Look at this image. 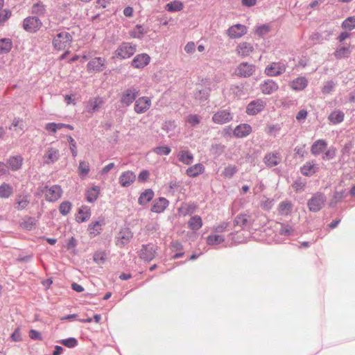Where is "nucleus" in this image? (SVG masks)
<instances>
[{
    "instance_id": "3c124183",
    "label": "nucleus",
    "mask_w": 355,
    "mask_h": 355,
    "mask_svg": "<svg viewBox=\"0 0 355 355\" xmlns=\"http://www.w3.org/2000/svg\"><path fill=\"white\" fill-rule=\"evenodd\" d=\"M294 232L293 227L287 223H280L279 234L282 236H290Z\"/></svg>"
},
{
    "instance_id": "79ce46f5",
    "label": "nucleus",
    "mask_w": 355,
    "mask_h": 355,
    "mask_svg": "<svg viewBox=\"0 0 355 355\" xmlns=\"http://www.w3.org/2000/svg\"><path fill=\"white\" fill-rule=\"evenodd\" d=\"M189 227L193 230L197 231L200 230L202 226V220L200 216H193L188 221Z\"/></svg>"
},
{
    "instance_id": "338daca9",
    "label": "nucleus",
    "mask_w": 355,
    "mask_h": 355,
    "mask_svg": "<svg viewBox=\"0 0 355 355\" xmlns=\"http://www.w3.org/2000/svg\"><path fill=\"white\" fill-rule=\"evenodd\" d=\"M335 87V83L332 80L327 81L322 87V92L324 94H329Z\"/></svg>"
},
{
    "instance_id": "e433bc0d",
    "label": "nucleus",
    "mask_w": 355,
    "mask_h": 355,
    "mask_svg": "<svg viewBox=\"0 0 355 355\" xmlns=\"http://www.w3.org/2000/svg\"><path fill=\"white\" fill-rule=\"evenodd\" d=\"M29 203L30 200L28 194L18 195L16 198L17 206L15 208L19 211L24 210L28 207Z\"/></svg>"
},
{
    "instance_id": "72a5a7b5",
    "label": "nucleus",
    "mask_w": 355,
    "mask_h": 355,
    "mask_svg": "<svg viewBox=\"0 0 355 355\" xmlns=\"http://www.w3.org/2000/svg\"><path fill=\"white\" fill-rule=\"evenodd\" d=\"M178 160L186 165H190L193 161V154L187 150H180L178 154Z\"/></svg>"
},
{
    "instance_id": "393cba45",
    "label": "nucleus",
    "mask_w": 355,
    "mask_h": 355,
    "mask_svg": "<svg viewBox=\"0 0 355 355\" xmlns=\"http://www.w3.org/2000/svg\"><path fill=\"white\" fill-rule=\"evenodd\" d=\"M252 132V127L248 123L238 125L234 130L233 134L238 138H243L248 136Z\"/></svg>"
},
{
    "instance_id": "1a4fd4ad",
    "label": "nucleus",
    "mask_w": 355,
    "mask_h": 355,
    "mask_svg": "<svg viewBox=\"0 0 355 355\" xmlns=\"http://www.w3.org/2000/svg\"><path fill=\"white\" fill-rule=\"evenodd\" d=\"M211 119L214 123L223 125L233 119V114L229 109L219 110L213 114Z\"/></svg>"
},
{
    "instance_id": "864d4df0",
    "label": "nucleus",
    "mask_w": 355,
    "mask_h": 355,
    "mask_svg": "<svg viewBox=\"0 0 355 355\" xmlns=\"http://www.w3.org/2000/svg\"><path fill=\"white\" fill-rule=\"evenodd\" d=\"M341 26L343 29L352 31L355 28V16L347 17L342 23Z\"/></svg>"
},
{
    "instance_id": "4468645a",
    "label": "nucleus",
    "mask_w": 355,
    "mask_h": 355,
    "mask_svg": "<svg viewBox=\"0 0 355 355\" xmlns=\"http://www.w3.org/2000/svg\"><path fill=\"white\" fill-rule=\"evenodd\" d=\"M106 68V61L104 58L96 57L92 59L87 64V69L89 72H101Z\"/></svg>"
},
{
    "instance_id": "a19ab883",
    "label": "nucleus",
    "mask_w": 355,
    "mask_h": 355,
    "mask_svg": "<svg viewBox=\"0 0 355 355\" xmlns=\"http://www.w3.org/2000/svg\"><path fill=\"white\" fill-rule=\"evenodd\" d=\"M13 193V187L8 183L3 182L0 185V198H8Z\"/></svg>"
},
{
    "instance_id": "774afa93",
    "label": "nucleus",
    "mask_w": 355,
    "mask_h": 355,
    "mask_svg": "<svg viewBox=\"0 0 355 355\" xmlns=\"http://www.w3.org/2000/svg\"><path fill=\"white\" fill-rule=\"evenodd\" d=\"M28 336L31 339L34 340H42V336L41 334L38 331L35 330V329H31L29 331Z\"/></svg>"
},
{
    "instance_id": "7ed1b4c3",
    "label": "nucleus",
    "mask_w": 355,
    "mask_h": 355,
    "mask_svg": "<svg viewBox=\"0 0 355 355\" xmlns=\"http://www.w3.org/2000/svg\"><path fill=\"white\" fill-rule=\"evenodd\" d=\"M136 51V45L130 42H122L114 52L116 58L124 60L130 58Z\"/></svg>"
},
{
    "instance_id": "ddd939ff",
    "label": "nucleus",
    "mask_w": 355,
    "mask_h": 355,
    "mask_svg": "<svg viewBox=\"0 0 355 355\" xmlns=\"http://www.w3.org/2000/svg\"><path fill=\"white\" fill-rule=\"evenodd\" d=\"M133 237V234L129 228H123L120 230L116 237V245L119 248H123L128 244Z\"/></svg>"
},
{
    "instance_id": "69168bd1",
    "label": "nucleus",
    "mask_w": 355,
    "mask_h": 355,
    "mask_svg": "<svg viewBox=\"0 0 355 355\" xmlns=\"http://www.w3.org/2000/svg\"><path fill=\"white\" fill-rule=\"evenodd\" d=\"M243 89L241 85H232L230 87L231 92L237 97H241L244 94Z\"/></svg>"
},
{
    "instance_id": "58836bf2",
    "label": "nucleus",
    "mask_w": 355,
    "mask_h": 355,
    "mask_svg": "<svg viewBox=\"0 0 355 355\" xmlns=\"http://www.w3.org/2000/svg\"><path fill=\"white\" fill-rule=\"evenodd\" d=\"M12 41L10 38L0 39V54L8 53L12 48Z\"/></svg>"
},
{
    "instance_id": "cd10ccee",
    "label": "nucleus",
    "mask_w": 355,
    "mask_h": 355,
    "mask_svg": "<svg viewBox=\"0 0 355 355\" xmlns=\"http://www.w3.org/2000/svg\"><path fill=\"white\" fill-rule=\"evenodd\" d=\"M170 248L175 254L171 257L172 259H178L184 256L183 245L178 241H173L170 243Z\"/></svg>"
},
{
    "instance_id": "9d476101",
    "label": "nucleus",
    "mask_w": 355,
    "mask_h": 355,
    "mask_svg": "<svg viewBox=\"0 0 355 355\" xmlns=\"http://www.w3.org/2000/svg\"><path fill=\"white\" fill-rule=\"evenodd\" d=\"M202 85H203L205 87L202 89H196L193 92L194 98L200 103H204L208 101L211 91L209 81L208 80H206L205 82H203L202 80Z\"/></svg>"
},
{
    "instance_id": "a878e982",
    "label": "nucleus",
    "mask_w": 355,
    "mask_h": 355,
    "mask_svg": "<svg viewBox=\"0 0 355 355\" xmlns=\"http://www.w3.org/2000/svg\"><path fill=\"white\" fill-rule=\"evenodd\" d=\"M308 83V80L305 77L301 76L292 80L290 87L295 91H302L307 87Z\"/></svg>"
},
{
    "instance_id": "dca6fc26",
    "label": "nucleus",
    "mask_w": 355,
    "mask_h": 355,
    "mask_svg": "<svg viewBox=\"0 0 355 355\" xmlns=\"http://www.w3.org/2000/svg\"><path fill=\"white\" fill-rule=\"evenodd\" d=\"M259 89L263 94L270 95L279 89V85L275 80L266 79L261 83Z\"/></svg>"
},
{
    "instance_id": "a18cd8bd",
    "label": "nucleus",
    "mask_w": 355,
    "mask_h": 355,
    "mask_svg": "<svg viewBox=\"0 0 355 355\" xmlns=\"http://www.w3.org/2000/svg\"><path fill=\"white\" fill-rule=\"evenodd\" d=\"M206 241L209 245H219L225 241V237L220 234H210L207 237Z\"/></svg>"
},
{
    "instance_id": "f257e3e1",
    "label": "nucleus",
    "mask_w": 355,
    "mask_h": 355,
    "mask_svg": "<svg viewBox=\"0 0 355 355\" xmlns=\"http://www.w3.org/2000/svg\"><path fill=\"white\" fill-rule=\"evenodd\" d=\"M73 41L71 33L62 31L58 33L52 40V46L56 51L69 49Z\"/></svg>"
},
{
    "instance_id": "c03bdc74",
    "label": "nucleus",
    "mask_w": 355,
    "mask_h": 355,
    "mask_svg": "<svg viewBox=\"0 0 355 355\" xmlns=\"http://www.w3.org/2000/svg\"><path fill=\"white\" fill-rule=\"evenodd\" d=\"M183 8H184L183 3L178 0H174L173 1H171V2L168 3L165 6L166 10L171 12L180 11L183 9Z\"/></svg>"
},
{
    "instance_id": "2f4dec72",
    "label": "nucleus",
    "mask_w": 355,
    "mask_h": 355,
    "mask_svg": "<svg viewBox=\"0 0 355 355\" xmlns=\"http://www.w3.org/2000/svg\"><path fill=\"white\" fill-rule=\"evenodd\" d=\"M327 146V142L324 139H318L311 146V154L318 155L324 150Z\"/></svg>"
},
{
    "instance_id": "4c0bfd02",
    "label": "nucleus",
    "mask_w": 355,
    "mask_h": 355,
    "mask_svg": "<svg viewBox=\"0 0 355 355\" xmlns=\"http://www.w3.org/2000/svg\"><path fill=\"white\" fill-rule=\"evenodd\" d=\"M78 214L76 217L78 223H83L87 221L91 216L90 208L87 206H83L78 211Z\"/></svg>"
},
{
    "instance_id": "423d86ee",
    "label": "nucleus",
    "mask_w": 355,
    "mask_h": 355,
    "mask_svg": "<svg viewBox=\"0 0 355 355\" xmlns=\"http://www.w3.org/2000/svg\"><path fill=\"white\" fill-rule=\"evenodd\" d=\"M139 93V90L134 86L125 89L121 94V103L123 106L129 107L136 100Z\"/></svg>"
},
{
    "instance_id": "ea45409f",
    "label": "nucleus",
    "mask_w": 355,
    "mask_h": 355,
    "mask_svg": "<svg viewBox=\"0 0 355 355\" xmlns=\"http://www.w3.org/2000/svg\"><path fill=\"white\" fill-rule=\"evenodd\" d=\"M345 114L341 110H334L331 112L328 117L329 120L334 125L340 123L343 121Z\"/></svg>"
},
{
    "instance_id": "c9c22d12",
    "label": "nucleus",
    "mask_w": 355,
    "mask_h": 355,
    "mask_svg": "<svg viewBox=\"0 0 355 355\" xmlns=\"http://www.w3.org/2000/svg\"><path fill=\"white\" fill-rule=\"evenodd\" d=\"M205 171V167L202 164H196L188 168L186 174L190 178H195Z\"/></svg>"
},
{
    "instance_id": "5fc2aeb1",
    "label": "nucleus",
    "mask_w": 355,
    "mask_h": 355,
    "mask_svg": "<svg viewBox=\"0 0 355 355\" xmlns=\"http://www.w3.org/2000/svg\"><path fill=\"white\" fill-rule=\"evenodd\" d=\"M78 173L81 178H85L89 172L90 168L88 162L80 161L78 165Z\"/></svg>"
},
{
    "instance_id": "e2e57ef3",
    "label": "nucleus",
    "mask_w": 355,
    "mask_h": 355,
    "mask_svg": "<svg viewBox=\"0 0 355 355\" xmlns=\"http://www.w3.org/2000/svg\"><path fill=\"white\" fill-rule=\"evenodd\" d=\"M12 12L10 10L5 9L0 12V26H3L4 23L11 17Z\"/></svg>"
},
{
    "instance_id": "603ef678",
    "label": "nucleus",
    "mask_w": 355,
    "mask_h": 355,
    "mask_svg": "<svg viewBox=\"0 0 355 355\" xmlns=\"http://www.w3.org/2000/svg\"><path fill=\"white\" fill-rule=\"evenodd\" d=\"M292 209V205L288 201H283L279 205V211L282 216L288 215Z\"/></svg>"
},
{
    "instance_id": "0eeeda50",
    "label": "nucleus",
    "mask_w": 355,
    "mask_h": 355,
    "mask_svg": "<svg viewBox=\"0 0 355 355\" xmlns=\"http://www.w3.org/2000/svg\"><path fill=\"white\" fill-rule=\"evenodd\" d=\"M286 67L284 62H273L265 68L264 73L268 76H277L286 71Z\"/></svg>"
},
{
    "instance_id": "680f3d73",
    "label": "nucleus",
    "mask_w": 355,
    "mask_h": 355,
    "mask_svg": "<svg viewBox=\"0 0 355 355\" xmlns=\"http://www.w3.org/2000/svg\"><path fill=\"white\" fill-rule=\"evenodd\" d=\"M187 122L191 127H195L200 123V116L198 114H189L187 118Z\"/></svg>"
},
{
    "instance_id": "4d7b16f0",
    "label": "nucleus",
    "mask_w": 355,
    "mask_h": 355,
    "mask_svg": "<svg viewBox=\"0 0 355 355\" xmlns=\"http://www.w3.org/2000/svg\"><path fill=\"white\" fill-rule=\"evenodd\" d=\"M72 204L69 201H64L59 206L60 213L63 216H67L71 210Z\"/></svg>"
},
{
    "instance_id": "f704fd0d",
    "label": "nucleus",
    "mask_w": 355,
    "mask_h": 355,
    "mask_svg": "<svg viewBox=\"0 0 355 355\" xmlns=\"http://www.w3.org/2000/svg\"><path fill=\"white\" fill-rule=\"evenodd\" d=\"M100 191L101 188L98 186H93L92 187L87 190L85 193L87 201L90 203L94 202L97 200L100 194Z\"/></svg>"
},
{
    "instance_id": "13d9d810",
    "label": "nucleus",
    "mask_w": 355,
    "mask_h": 355,
    "mask_svg": "<svg viewBox=\"0 0 355 355\" xmlns=\"http://www.w3.org/2000/svg\"><path fill=\"white\" fill-rule=\"evenodd\" d=\"M59 343L69 348H74L78 345L77 339L73 337L62 339L59 341Z\"/></svg>"
},
{
    "instance_id": "8fccbe9b",
    "label": "nucleus",
    "mask_w": 355,
    "mask_h": 355,
    "mask_svg": "<svg viewBox=\"0 0 355 355\" xmlns=\"http://www.w3.org/2000/svg\"><path fill=\"white\" fill-rule=\"evenodd\" d=\"M351 51L348 47L340 46L336 49L334 52V56L336 59H342L344 58H348Z\"/></svg>"
},
{
    "instance_id": "473e14b6",
    "label": "nucleus",
    "mask_w": 355,
    "mask_h": 355,
    "mask_svg": "<svg viewBox=\"0 0 355 355\" xmlns=\"http://www.w3.org/2000/svg\"><path fill=\"white\" fill-rule=\"evenodd\" d=\"M154 191L151 189H147L144 192H142L139 198L138 203L140 205L144 206L149 202H150L154 197Z\"/></svg>"
},
{
    "instance_id": "b1692460",
    "label": "nucleus",
    "mask_w": 355,
    "mask_h": 355,
    "mask_svg": "<svg viewBox=\"0 0 355 355\" xmlns=\"http://www.w3.org/2000/svg\"><path fill=\"white\" fill-rule=\"evenodd\" d=\"M60 158V152L53 147L48 148L44 155V163L50 164L56 162Z\"/></svg>"
},
{
    "instance_id": "09e8293b",
    "label": "nucleus",
    "mask_w": 355,
    "mask_h": 355,
    "mask_svg": "<svg viewBox=\"0 0 355 355\" xmlns=\"http://www.w3.org/2000/svg\"><path fill=\"white\" fill-rule=\"evenodd\" d=\"M107 257V253L105 250H98L94 252L93 256L94 261L98 265L105 263Z\"/></svg>"
},
{
    "instance_id": "39448f33",
    "label": "nucleus",
    "mask_w": 355,
    "mask_h": 355,
    "mask_svg": "<svg viewBox=\"0 0 355 355\" xmlns=\"http://www.w3.org/2000/svg\"><path fill=\"white\" fill-rule=\"evenodd\" d=\"M22 26L26 32L35 33L42 26V22L37 16H28L24 19Z\"/></svg>"
},
{
    "instance_id": "bf43d9fd",
    "label": "nucleus",
    "mask_w": 355,
    "mask_h": 355,
    "mask_svg": "<svg viewBox=\"0 0 355 355\" xmlns=\"http://www.w3.org/2000/svg\"><path fill=\"white\" fill-rule=\"evenodd\" d=\"M336 148L334 146H331L329 149L322 155L323 160H331L336 157Z\"/></svg>"
},
{
    "instance_id": "4be33fe9",
    "label": "nucleus",
    "mask_w": 355,
    "mask_h": 355,
    "mask_svg": "<svg viewBox=\"0 0 355 355\" xmlns=\"http://www.w3.org/2000/svg\"><path fill=\"white\" fill-rule=\"evenodd\" d=\"M136 180V175L131 171L123 172L119 178V183L123 187H130Z\"/></svg>"
},
{
    "instance_id": "20e7f679",
    "label": "nucleus",
    "mask_w": 355,
    "mask_h": 355,
    "mask_svg": "<svg viewBox=\"0 0 355 355\" xmlns=\"http://www.w3.org/2000/svg\"><path fill=\"white\" fill-rule=\"evenodd\" d=\"M327 200L325 195L322 192H317L311 196L307 202L309 211L318 212L320 211Z\"/></svg>"
},
{
    "instance_id": "9b49d317",
    "label": "nucleus",
    "mask_w": 355,
    "mask_h": 355,
    "mask_svg": "<svg viewBox=\"0 0 355 355\" xmlns=\"http://www.w3.org/2000/svg\"><path fill=\"white\" fill-rule=\"evenodd\" d=\"M266 102L261 98H257L250 101L246 107V113L250 116L257 115L263 110Z\"/></svg>"
},
{
    "instance_id": "6e6d98bb",
    "label": "nucleus",
    "mask_w": 355,
    "mask_h": 355,
    "mask_svg": "<svg viewBox=\"0 0 355 355\" xmlns=\"http://www.w3.org/2000/svg\"><path fill=\"white\" fill-rule=\"evenodd\" d=\"M237 171L238 168L236 166L230 164L225 168L223 171V175L225 178L230 179L237 173Z\"/></svg>"
},
{
    "instance_id": "37998d69",
    "label": "nucleus",
    "mask_w": 355,
    "mask_h": 355,
    "mask_svg": "<svg viewBox=\"0 0 355 355\" xmlns=\"http://www.w3.org/2000/svg\"><path fill=\"white\" fill-rule=\"evenodd\" d=\"M103 101L100 98H95L89 101L86 107L87 112L89 113L95 112L102 104Z\"/></svg>"
},
{
    "instance_id": "052dcab7",
    "label": "nucleus",
    "mask_w": 355,
    "mask_h": 355,
    "mask_svg": "<svg viewBox=\"0 0 355 355\" xmlns=\"http://www.w3.org/2000/svg\"><path fill=\"white\" fill-rule=\"evenodd\" d=\"M153 152L158 155H168L171 152V149L169 146H158L153 148Z\"/></svg>"
},
{
    "instance_id": "412c9836",
    "label": "nucleus",
    "mask_w": 355,
    "mask_h": 355,
    "mask_svg": "<svg viewBox=\"0 0 355 355\" xmlns=\"http://www.w3.org/2000/svg\"><path fill=\"white\" fill-rule=\"evenodd\" d=\"M169 205V201L164 198L159 197L154 200L151 207V211L155 213L160 214L164 211Z\"/></svg>"
},
{
    "instance_id": "f3484780",
    "label": "nucleus",
    "mask_w": 355,
    "mask_h": 355,
    "mask_svg": "<svg viewBox=\"0 0 355 355\" xmlns=\"http://www.w3.org/2000/svg\"><path fill=\"white\" fill-rule=\"evenodd\" d=\"M252 217L251 216L242 214L236 216L233 221L234 227H239L242 230L249 228L252 225Z\"/></svg>"
},
{
    "instance_id": "c85d7f7f",
    "label": "nucleus",
    "mask_w": 355,
    "mask_h": 355,
    "mask_svg": "<svg viewBox=\"0 0 355 355\" xmlns=\"http://www.w3.org/2000/svg\"><path fill=\"white\" fill-rule=\"evenodd\" d=\"M318 168L313 161L307 162L301 166L300 172L303 175L310 177L317 172Z\"/></svg>"
},
{
    "instance_id": "6ab92c4d",
    "label": "nucleus",
    "mask_w": 355,
    "mask_h": 355,
    "mask_svg": "<svg viewBox=\"0 0 355 355\" xmlns=\"http://www.w3.org/2000/svg\"><path fill=\"white\" fill-rule=\"evenodd\" d=\"M254 71L255 66L246 62L241 63L236 68L237 75L243 78L252 76Z\"/></svg>"
},
{
    "instance_id": "6e6552de",
    "label": "nucleus",
    "mask_w": 355,
    "mask_h": 355,
    "mask_svg": "<svg viewBox=\"0 0 355 355\" xmlns=\"http://www.w3.org/2000/svg\"><path fill=\"white\" fill-rule=\"evenodd\" d=\"M157 247L153 243L144 244L139 252V257L145 261H152L157 253Z\"/></svg>"
},
{
    "instance_id": "f03ea898",
    "label": "nucleus",
    "mask_w": 355,
    "mask_h": 355,
    "mask_svg": "<svg viewBox=\"0 0 355 355\" xmlns=\"http://www.w3.org/2000/svg\"><path fill=\"white\" fill-rule=\"evenodd\" d=\"M40 191L44 194L46 200L50 202L57 201L61 198L63 193L62 189L58 184H54L51 187L45 185L40 189Z\"/></svg>"
},
{
    "instance_id": "2eb2a0df",
    "label": "nucleus",
    "mask_w": 355,
    "mask_h": 355,
    "mask_svg": "<svg viewBox=\"0 0 355 355\" xmlns=\"http://www.w3.org/2000/svg\"><path fill=\"white\" fill-rule=\"evenodd\" d=\"M227 35L232 39L240 38L247 33V27L241 24L230 26L227 31Z\"/></svg>"
},
{
    "instance_id": "49530a36",
    "label": "nucleus",
    "mask_w": 355,
    "mask_h": 355,
    "mask_svg": "<svg viewBox=\"0 0 355 355\" xmlns=\"http://www.w3.org/2000/svg\"><path fill=\"white\" fill-rule=\"evenodd\" d=\"M31 13L38 16H44L46 13V6L42 2H37L33 5Z\"/></svg>"
},
{
    "instance_id": "a211bd4d",
    "label": "nucleus",
    "mask_w": 355,
    "mask_h": 355,
    "mask_svg": "<svg viewBox=\"0 0 355 355\" xmlns=\"http://www.w3.org/2000/svg\"><path fill=\"white\" fill-rule=\"evenodd\" d=\"M282 161L279 153L277 151L268 153L263 157L264 164L269 168L277 166Z\"/></svg>"
},
{
    "instance_id": "de8ad7c7",
    "label": "nucleus",
    "mask_w": 355,
    "mask_h": 355,
    "mask_svg": "<svg viewBox=\"0 0 355 355\" xmlns=\"http://www.w3.org/2000/svg\"><path fill=\"white\" fill-rule=\"evenodd\" d=\"M37 219L34 217H27L21 224V226L26 230L31 231L34 229L37 225Z\"/></svg>"
},
{
    "instance_id": "aec40b11",
    "label": "nucleus",
    "mask_w": 355,
    "mask_h": 355,
    "mask_svg": "<svg viewBox=\"0 0 355 355\" xmlns=\"http://www.w3.org/2000/svg\"><path fill=\"white\" fill-rule=\"evenodd\" d=\"M150 61V57L146 53L137 55L131 62V66L135 69H143Z\"/></svg>"
},
{
    "instance_id": "5701e85b",
    "label": "nucleus",
    "mask_w": 355,
    "mask_h": 355,
    "mask_svg": "<svg viewBox=\"0 0 355 355\" xmlns=\"http://www.w3.org/2000/svg\"><path fill=\"white\" fill-rule=\"evenodd\" d=\"M24 159L21 155H17L10 157L7 159L8 167L12 171L19 170L23 164Z\"/></svg>"
},
{
    "instance_id": "7c9ffc66",
    "label": "nucleus",
    "mask_w": 355,
    "mask_h": 355,
    "mask_svg": "<svg viewBox=\"0 0 355 355\" xmlns=\"http://www.w3.org/2000/svg\"><path fill=\"white\" fill-rule=\"evenodd\" d=\"M105 225L104 219L92 222L89 224L87 230L91 235L96 236L99 235L102 231V226Z\"/></svg>"
},
{
    "instance_id": "f8f14e48",
    "label": "nucleus",
    "mask_w": 355,
    "mask_h": 355,
    "mask_svg": "<svg viewBox=\"0 0 355 355\" xmlns=\"http://www.w3.org/2000/svg\"><path fill=\"white\" fill-rule=\"evenodd\" d=\"M151 99L148 96H141L135 101L134 110L137 114H143L150 109Z\"/></svg>"
},
{
    "instance_id": "bb28decb",
    "label": "nucleus",
    "mask_w": 355,
    "mask_h": 355,
    "mask_svg": "<svg viewBox=\"0 0 355 355\" xmlns=\"http://www.w3.org/2000/svg\"><path fill=\"white\" fill-rule=\"evenodd\" d=\"M253 51V46L246 42H241L236 47L237 53L241 57L248 56Z\"/></svg>"
},
{
    "instance_id": "0e129e2a",
    "label": "nucleus",
    "mask_w": 355,
    "mask_h": 355,
    "mask_svg": "<svg viewBox=\"0 0 355 355\" xmlns=\"http://www.w3.org/2000/svg\"><path fill=\"white\" fill-rule=\"evenodd\" d=\"M347 194L345 190L342 189L341 191H336L334 193V199L335 200V203H338L340 202L343 198L346 197Z\"/></svg>"
},
{
    "instance_id": "c756f323",
    "label": "nucleus",
    "mask_w": 355,
    "mask_h": 355,
    "mask_svg": "<svg viewBox=\"0 0 355 355\" xmlns=\"http://www.w3.org/2000/svg\"><path fill=\"white\" fill-rule=\"evenodd\" d=\"M149 31L148 27H146L143 25L137 24L136 25L133 29H132L129 34L131 37L137 38V39H142L144 35L146 34Z\"/></svg>"
}]
</instances>
